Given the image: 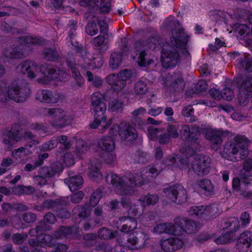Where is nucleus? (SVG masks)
I'll return each mask as SVG.
<instances>
[{"label": "nucleus", "instance_id": "nucleus-1", "mask_svg": "<svg viewBox=\"0 0 252 252\" xmlns=\"http://www.w3.org/2000/svg\"><path fill=\"white\" fill-rule=\"evenodd\" d=\"M106 182L112 184L116 192L121 195H132L134 193L133 188L143 185L144 179L143 174L119 177L113 173H108L105 177Z\"/></svg>", "mask_w": 252, "mask_h": 252}, {"label": "nucleus", "instance_id": "nucleus-2", "mask_svg": "<svg viewBox=\"0 0 252 252\" xmlns=\"http://www.w3.org/2000/svg\"><path fill=\"white\" fill-rule=\"evenodd\" d=\"M91 110L94 113V121L90 124L92 128H96L101 122L105 123V112L106 104L103 95L98 92L94 93L91 96Z\"/></svg>", "mask_w": 252, "mask_h": 252}, {"label": "nucleus", "instance_id": "nucleus-3", "mask_svg": "<svg viewBox=\"0 0 252 252\" xmlns=\"http://www.w3.org/2000/svg\"><path fill=\"white\" fill-rule=\"evenodd\" d=\"M235 144L232 149L230 160L233 161L241 160L248 154L249 140L242 135L237 136L234 138Z\"/></svg>", "mask_w": 252, "mask_h": 252}, {"label": "nucleus", "instance_id": "nucleus-4", "mask_svg": "<svg viewBox=\"0 0 252 252\" xmlns=\"http://www.w3.org/2000/svg\"><path fill=\"white\" fill-rule=\"evenodd\" d=\"M30 93V89L28 86L20 85L16 81L12 82L7 89V94L10 99L17 102L25 101Z\"/></svg>", "mask_w": 252, "mask_h": 252}, {"label": "nucleus", "instance_id": "nucleus-5", "mask_svg": "<svg viewBox=\"0 0 252 252\" xmlns=\"http://www.w3.org/2000/svg\"><path fill=\"white\" fill-rule=\"evenodd\" d=\"M163 191L167 197L177 204L182 205L187 201V191L180 184L164 188Z\"/></svg>", "mask_w": 252, "mask_h": 252}, {"label": "nucleus", "instance_id": "nucleus-6", "mask_svg": "<svg viewBox=\"0 0 252 252\" xmlns=\"http://www.w3.org/2000/svg\"><path fill=\"white\" fill-rule=\"evenodd\" d=\"M179 54L174 47L169 44L163 45L161 52V60L165 68L175 66L179 60Z\"/></svg>", "mask_w": 252, "mask_h": 252}, {"label": "nucleus", "instance_id": "nucleus-7", "mask_svg": "<svg viewBox=\"0 0 252 252\" xmlns=\"http://www.w3.org/2000/svg\"><path fill=\"white\" fill-rule=\"evenodd\" d=\"M211 159L203 155H196L191 162L193 171L198 176L202 177L209 173Z\"/></svg>", "mask_w": 252, "mask_h": 252}, {"label": "nucleus", "instance_id": "nucleus-8", "mask_svg": "<svg viewBox=\"0 0 252 252\" xmlns=\"http://www.w3.org/2000/svg\"><path fill=\"white\" fill-rule=\"evenodd\" d=\"M48 114L54 118L51 126L57 128H61L68 125L70 121L64 111L61 108H53L47 109Z\"/></svg>", "mask_w": 252, "mask_h": 252}, {"label": "nucleus", "instance_id": "nucleus-9", "mask_svg": "<svg viewBox=\"0 0 252 252\" xmlns=\"http://www.w3.org/2000/svg\"><path fill=\"white\" fill-rule=\"evenodd\" d=\"M176 227L189 234L195 233L201 227L202 224L186 218L177 217L174 220Z\"/></svg>", "mask_w": 252, "mask_h": 252}, {"label": "nucleus", "instance_id": "nucleus-10", "mask_svg": "<svg viewBox=\"0 0 252 252\" xmlns=\"http://www.w3.org/2000/svg\"><path fill=\"white\" fill-rule=\"evenodd\" d=\"M138 132L129 122H122L119 127V137L122 141L133 142L138 138Z\"/></svg>", "mask_w": 252, "mask_h": 252}, {"label": "nucleus", "instance_id": "nucleus-11", "mask_svg": "<svg viewBox=\"0 0 252 252\" xmlns=\"http://www.w3.org/2000/svg\"><path fill=\"white\" fill-rule=\"evenodd\" d=\"M25 129L17 124H13L9 130L6 132L3 143L7 145H12L13 142H19L23 139Z\"/></svg>", "mask_w": 252, "mask_h": 252}, {"label": "nucleus", "instance_id": "nucleus-12", "mask_svg": "<svg viewBox=\"0 0 252 252\" xmlns=\"http://www.w3.org/2000/svg\"><path fill=\"white\" fill-rule=\"evenodd\" d=\"M165 84L170 87V90L174 92H180L185 86L184 79L179 73H174L171 75L168 74L165 79Z\"/></svg>", "mask_w": 252, "mask_h": 252}, {"label": "nucleus", "instance_id": "nucleus-13", "mask_svg": "<svg viewBox=\"0 0 252 252\" xmlns=\"http://www.w3.org/2000/svg\"><path fill=\"white\" fill-rule=\"evenodd\" d=\"M199 136L200 133L197 129H191L187 138V141H185L187 146L186 148H183L187 154L191 155L199 149L200 147Z\"/></svg>", "mask_w": 252, "mask_h": 252}, {"label": "nucleus", "instance_id": "nucleus-14", "mask_svg": "<svg viewBox=\"0 0 252 252\" xmlns=\"http://www.w3.org/2000/svg\"><path fill=\"white\" fill-rule=\"evenodd\" d=\"M236 247L240 252H252V232L245 231L241 234Z\"/></svg>", "mask_w": 252, "mask_h": 252}, {"label": "nucleus", "instance_id": "nucleus-15", "mask_svg": "<svg viewBox=\"0 0 252 252\" xmlns=\"http://www.w3.org/2000/svg\"><path fill=\"white\" fill-rule=\"evenodd\" d=\"M189 212L190 214L195 215L204 220H208L217 214L216 209L211 206H193Z\"/></svg>", "mask_w": 252, "mask_h": 252}, {"label": "nucleus", "instance_id": "nucleus-16", "mask_svg": "<svg viewBox=\"0 0 252 252\" xmlns=\"http://www.w3.org/2000/svg\"><path fill=\"white\" fill-rule=\"evenodd\" d=\"M22 68L23 72H27L29 77L33 78L35 77V72L37 71L38 70L42 74L47 73L48 65L43 64L38 68L36 63L33 61L28 60L23 63Z\"/></svg>", "mask_w": 252, "mask_h": 252}, {"label": "nucleus", "instance_id": "nucleus-17", "mask_svg": "<svg viewBox=\"0 0 252 252\" xmlns=\"http://www.w3.org/2000/svg\"><path fill=\"white\" fill-rule=\"evenodd\" d=\"M183 245V241L178 238H170L160 241L161 249L166 252H172L179 250Z\"/></svg>", "mask_w": 252, "mask_h": 252}, {"label": "nucleus", "instance_id": "nucleus-18", "mask_svg": "<svg viewBox=\"0 0 252 252\" xmlns=\"http://www.w3.org/2000/svg\"><path fill=\"white\" fill-rule=\"evenodd\" d=\"M172 35L171 42L176 47L185 46L189 38V36L184 32V29L181 28L173 32Z\"/></svg>", "mask_w": 252, "mask_h": 252}, {"label": "nucleus", "instance_id": "nucleus-19", "mask_svg": "<svg viewBox=\"0 0 252 252\" xmlns=\"http://www.w3.org/2000/svg\"><path fill=\"white\" fill-rule=\"evenodd\" d=\"M118 221L122 223V226L120 229V231L128 233L133 232L137 227V221L136 220L129 217H121Z\"/></svg>", "mask_w": 252, "mask_h": 252}, {"label": "nucleus", "instance_id": "nucleus-20", "mask_svg": "<svg viewBox=\"0 0 252 252\" xmlns=\"http://www.w3.org/2000/svg\"><path fill=\"white\" fill-rule=\"evenodd\" d=\"M36 98L40 101L49 103H55L60 99L61 95L58 93L52 94L50 91L45 90L37 93L36 95Z\"/></svg>", "mask_w": 252, "mask_h": 252}, {"label": "nucleus", "instance_id": "nucleus-21", "mask_svg": "<svg viewBox=\"0 0 252 252\" xmlns=\"http://www.w3.org/2000/svg\"><path fill=\"white\" fill-rule=\"evenodd\" d=\"M64 183L67 184L71 192L76 191L81 188L84 183L82 177L80 175L71 176L64 180Z\"/></svg>", "mask_w": 252, "mask_h": 252}, {"label": "nucleus", "instance_id": "nucleus-22", "mask_svg": "<svg viewBox=\"0 0 252 252\" xmlns=\"http://www.w3.org/2000/svg\"><path fill=\"white\" fill-rule=\"evenodd\" d=\"M96 234L97 238L103 240H109L115 238L118 239L119 233L118 231H112L107 227H101L99 229Z\"/></svg>", "mask_w": 252, "mask_h": 252}, {"label": "nucleus", "instance_id": "nucleus-23", "mask_svg": "<svg viewBox=\"0 0 252 252\" xmlns=\"http://www.w3.org/2000/svg\"><path fill=\"white\" fill-rule=\"evenodd\" d=\"M98 145L103 151L107 153H110L115 148V141L110 137H104L98 141Z\"/></svg>", "mask_w": 252, "mask_h": 252}, {"label": "nucleus", "instance_id": "nucleus-24", "mask_svg": "<svg viewBox=\"0 0 252 252\" xmlns=\"http://www.w3.org/2000/svg\"><path fill=\"white\" fill-rule=\"evenodd\" d=\"M3 56L10 59H20L24 57L22 50L18 47L5 48L2 51Z\"/></svg>", "mask_w": 252, "mask_h": 252}, {"label": "nucleus", "instance_id": "nucleus-25", "mask_svg": "<svg viewBox=\"0 0 252 252\" xmlns=\"http://www.w3.org/2000/svg\"><path fill=\"white\" fill-rule=\"evenodd\" d=\"M72 215L74 217H78L81 219L88 218L91 214V210L83 205H78L72 210Z\"/></svg>", "mask_w": 252, "mask_h": 252}, {"label": "nucleus", "instance_id": "nucleus-26", "mask_svg": "<svg viewBox=\"0 0 252 252\" xmlns=\"http://www.w3.org/2000/svg\"><path fill=\"white\" fill-rule=\"evenodd\" d=\"M64 201V200L62 198L46 199L42 203V207L48 210H52L55 212L58 208L62 205V203Z\"/></svg>", "mask_w": 252, "mask_h": 252}, {"label": "nucleus", "instance_id": "nucleus-27", "mask_svg": "<svg viewBox=\"0 0 252 252\" xmlns=\"http://www.w3.org/2000/svg\"><path fill=\"white\" fill-rule=\"evenodd\" d=\"M205 137L210 140L213 145L220 144L222 142V139L220 133L212 129H208L205 131Z\"/></svg>", "mask_w": 252, "mask_h": 252}, {"label": "nucleus", "instance_id": "nucleus-28", "mask_svg": "<svg viewBox=\"0 0 252 252\" xmlns=\"http://www.w3.org/2000/svg\"><path fill=\"white\" fill-rule=\"evenodd\" d=\"M124 102L119 99H113L109 102L108 109L112 113H121L123 111Z\"/></svg>", "mask_w": 252, "mask_h": 252}, {"label": "nucleus", "instance_id": "nucleus-29", "mask_svg": "<svg viewBox=\"0 0 252 252\" xmlns=\"http://www.w3.org/2000/svg\"><path fill=\"white\" fill-rule=\"evenodd\" d=\"M89 149L87 143L82 139H78L76 142V154L78 158H83Z\"/></svg>", "mask_w": 252, "mask_h": 252}, {"label": "nucleus", "instance_id": "nucleus-30", "mask_svg": "<svg viewBox=\"0 0 252 252\" xmlns=\"http://www.w3.org/2000/svg\"><path fill=\"white\" fill-rule=\"evenodd\" d=\"M82 239L84 240L83 246L86 248H91L95 245L97 243L96 233H90L83 235Z\"/></svg>", "mask_w": 252, "mask_h": 252}, {"label": "nucleus", "instance_id": "nucleus-31", "mask_svg": "<svg viewBox=\"0 0 252 252\" xmlns=\"http://www.w3.org/2000/svg\"><path fill=\"white\" fill-rule=\"evenodd\" d=\"M122 63V54L120 53L114 52L111 54L109 61V66L112 69L117 68Z\"/></svg>", "mask_w": 252, "mask_h": 252}, {"label": "nucleus", "instance_id": "nucleus-32", "mask_svg": "<svg viewBox=\"0 0 252 252\" xmlns=\"http://www.w3.org/2000/svg\"><path fill=\"white\" fill-rule=\"evenodd\" d=\"M176 225L175 224L171 223H161L158 225V229L160 233H167L172 234L175 235H178V233L176 229Z\"/></svg>", "mask_w": 252, "mask_h": 252}, {"label": "nucleus", "instance_id": "nucleus-33", "mask_svg": "<svg viewBox=\"0 0 252 252\" xmlns=\"http://www.w3.org/2000/svg\"><path fill=\"white\" fill-rule=\"evenodd\" d=\"M197 185L207 193V195L213 193L214 186L210 180L205 179L199 180L197 182Z\"/></svg>", "mask_w": 252, "mask_h": 252}, {"label": "nucleus", "instance_id": "nucleus-34", "mask_svg": "<svg viewBox=\"0 0 252 252\" xmlns=\"http://www.w3.org/2000/svg\"><path fill=\"white\" fill-rule=\"evenodd\" d=\"M62 204V205L60 206L55 213L59 218L67 219L70 218L71 214L66 209L67 202L64 200Z\"/></svg>", "mask_w": 252, "mask_h": 252}, {"label": "nucleus", "instance_id": "nucleus-35", "mask_svg": "<svg viewBox=\"0 0 252 252\" xmlns=\"http://www.w3.org/2000/svg\"><path fill=\"white\" fill-rule=\"evenodd\" d=\"M72 228L70 226H61L54 233V236L58 239L65 238L72 233Z\"/></svg>", "mask_w": 252, "mask_h": 252}, {"label": "nucleus", "instance_id": "nucleus-36", "mask_svg": "<svg viewBox=\"0 0 252 252\" xmlns=\"http://www.w3.org/2000/svg\"><path fill=\"white\" fill-rule=\"evenodd\" d=\"M42 55L45 60L51 62H56L60 58L58 53L51 49L44 50L42 52Z\"/></svg>", "mask_w": 252, "mask_h": 252}, {"label": "nucleus", "instance_id": "nucleus-37", "mask_svg": "<svg viewBox=\"0 0 252 252\" xmlns=\"http://www.w3.org/2000/svg\"><path fill=\"white\" fill-rule=\"evenodd\" d=\"M148 87L146 82L143 81H138L134 86V91L137 95L145 94L148 91Z\"/></svg>", "mask_w": 252, "mask_h": 252}, {"label": "nucleus", "instance_id": "nucleus-38", "mask_svg": "<svg viewBox=\"0 0 252 252\" xmlns=\"http://www.w3.org/2000/svg\"><path fill=\"white\" fill-rule=\"evenodd\" d=\"M235 234L234 232L232 231L227 232L224 234H221L216 240V243L218 244H224L229 243L234 239Z\"/></svg>", "mask_w": 252, "mask_h": 252}, {"label": "nucleus", "instance_id": "nucleus-39", "mask_svg": "<svg viewBox=\"0 0 252 252\" xmlns=\"http://www.w3.org/2000/svg\"><path fill=\"white\" fill-rule=\"evenodd\" d=\"M147 56L145 51H142L139 53L137 63L140 66L147 67L154 63L153 59L146 57Z\"/></svg>", "mask_w": 252, "mask_h": 252}, {"label": "nucleus", "instance_id": "nucleus-40", "mask_svg": "<svg viewBox=\"0 0 252 252\" xmlns=\"http://www.w3.org/2000/svg\"><path fill=\"white\" fill-rule=\"evenodd\" d=\"M48 226L44 221H40L34 228L30 229L29 233L31 235L35 233L37 234L41 235L48 230Z\"/></svg>", "mask_w": 252, "mask_h": 252}, {"label": "nucleus", "instance_id": "nucleus-41", "mask_svg": "<svg viewBox=\"0 0 252 252\" xmlns=\"http://www.w3.org/2000/svg\"><path fill=\"white\" fill-rule=\"evenodd\" d=\"M159 200V197L158 195L156 194H151L148 193L147 195L142 196L139 200L142 201L144 204L147 205H155Z\"/></svg>", "mask_w": 252, "mask_h": 252}, {"label": "nucleus", "instance_id": "nucleus-42", "mask_svg": "<svg viewBox=\"0 0 252 252\" xmlns=\"http://www.w3.org/2000/svg\"><path fill=\"white\" fill-rule=\"evenodd\" d=\"M240 90L252 94V76H247L243 81Z\"/></svg>", "mask_w": 252, "mask_h": 252}, {"label": "nucleus", "instance_id": "nucleus-43", "mask_svg": "<svg viewBox=\"0 0 252 252\" xmlns=\"http://www.w3.org/2000/svg\"><path fill=\"white\" fill-rule=\"evenodd\" d=\"M19 39V41L21 44L39 45L43 43L41 40L32 36H24L20 37Z\"/></svg>", "mask_w": 252, "mask_h": 252}, {"label": "nucleus", "instance_id": "nucleus-44", "mask_svg": "<svg viewBox=\"0 0 252 252\" xmlns=\"http://www.w3.org/2000/svg\"><path fill=\"white\" fill-rule=\"evenodd\" d=\"M194 109L191 105L185 106L182 111V115L185 117H190V122L196 121V118L193 116Z\"/></svg>", "mask_w": 252, "mask_h": 252}, {"label": "nucleus", "instance_id": "nucleus-45", "mask_svg": "<svg viewBox=\"0 0 252 252\" xmlns=\"http://www.w3.org/2000/svg\"><path fill=\"white\" fill-rule=\"evenodd\" d=\"M251 95L252 94L239 90L238 95V100L240 105L243 106H246L249 102V99Z\"/></svg>", "mask_w": 252, "mask_h": 252}, {"label": "nucleus", "instance_id": "nucleus-46", "mask_svg": "<svg viewBox=\"0 0 252 252\" xmlns=\"http://www.w3.org/2000/svg\"><path fill=\"white\" fill-rule=\"evenodd\" d=\"M96 6L102 13H108L111 8L110 0H96Z\"/></svg>", "mask_w": 252, "mask_h": 252}, {"label": "nucleus", "instance_id": "nucleus-47", "mask_svg": "<svg viewBox=\"0 0 252 252\" xmlns=\"http://www.w3.org/2000/svg\"><path fill=\"white\" fill-rule=\"evenodd\" d=\"M57 71L58 72V74L59 75H62V79H61L60 76L59 77L61 81H66L69 79V75L66 72L60 70L59 69L57 70L56 68L52 67V66L50 65H48V74L49 75H54L55 73L57 74Z\"/></svg>", "mask_w": 252, "mask_h": 252}, {"label": "nucleus", "instance_id": "nucleus-48", "mask_svg": "<svg viewBox=\"0 0 252 252\" xmlns=\"http://www.w3.org/2000/svg\"><path fill=\"white\" fill-rule=\"evenodd\" d=\"M108 41V38H106L104 35H99L93 39L92 43L95 47L102 48L103 46L107 45Z\"/></svg>", "mask_w": 252, "mask_h": 252}, {"label": "nucleus", "instance_id": "nucleus-49", "mask_svg": "<svg viewBox=\"0 0 252 252\" xmlns=\"http://www.w3.org/2000/svg\"><path fill=\"white\" fill-rule=\"evenodd\" d=\"M102 195V191L100 189H97L94 192L90 199V204L93 207L95 206L99 202Z\"/></svg>", "mask_w": 252, "mask_h": 252}, {"label": "nucleus", "instance_id": "nucleus-50", "mask_svg": "<svg viewBox=\"0 0 252 252\" xmlns=\"http://www.w3.org/2000/svg\"><path fill=\"white\" fill-rule=\"evenodd\" d=\"M241 65L248 72H252V58L245 56L239 62Z\"/></svg>", "mask_w": 252, "mask_h": 252}, {"label": "nucleus", "instance_id": "nucleus-51", "mask_svg": "<svg viewBox=\"0 0 252 252\" xmlns=\"http://www.w3.org/2000/svg\"><path fill=\"white\" fill-rule=\"evenodd\" d=\"M57 141L60 143L63 147L61 149L67 150L71 148L72 143L70 140H69L68 137L66 135H61L58 137Z\"/></svg>", "mask_w": 252, "mask_h": 252}, {"label": "nucleus", "instance_id": "nucleus-52", "mask_svg": "<svg viewBox=\"0 0 252 252\" xmlns=\"http://www.w3.org/2000/svg\"><path fill=\"white\" fill-rule=\"evenodd\" d=\"M58 142L57 140H51L39 147L40 151L41 152H45L51 150L58 145Z\"/></svg>", "mask_w": 252, "mask_h": 252}, {"label": "nucleus", "instance_id": "nucleus-53", "mask_svg": "<svg viewBox=\"0 0 252 252\" xmlns=\"http://www.w3.org/2000/svg\"><path fill=\"white\" fill-rule=\"evenodd\" d=\"M86 32L91 35H94L98 32V29L95 20H93V22H89L86 27Z\"/></svg>", "mask_w": 252, "mask_h": 252}, {"label": "nucleus", "instance_id": "nucleus-54", "mask_svg": "<svg viewBox=\"0 0 252 252\" xmlns=\"http://www.w3.org/2000/svg\"><path fill=\"white\" fill-rule=\"evenodd\" d=\"M117 76L118 78L126 83V81L130 79L132 76V71L127 69L122 70L117 74Z\"/></svg>", "mask_w": 252, "mask_h": 252}, {"label": "nucleus", "instance_id": "nucleus-55", "mask_svg": "<svg viewBox=\"0 0 252 252\" xmlns=\"http://www.w3.org/2000/svg\"><path fill=\"white\" fill-rule=\"evenodd\" d=\"M28 237V235L25 233H15L12 236L13 242L16 245L22 244Z\"/></svg>", "mask_w": 252, "mask_h": 252}, {"label": "nucleus", "instance_id": "nucleus-56", "mask_svg": "<svg viewBox=\"0 0 252 252\" xmlns=\"http://www.w3.org/2000/svg\"><path fill=\"white\" fill-rule=\"evenodd\" d=\"M39 173L46 178H51L55 175L51 166L42 167L39 171Z\"/></svg>", "mask_w": 252, "mask_h": 252}, {"label": "nucleus", "instance_id": "nucleus-57", "mask_svg": "<svg viewBox=\"0 0 252 252\" xmlns=\"http://www.w3.org/2000/svg\"><path fill=\"white\" fill-rule=\"evenodd\" d=\"M235 31L241 35H248L250 32L249 28L246 24H236Z\"/></svg>", "mask_w": 252, "mask_h": 252}, {"label": "nucleus", "instance_id": "nucleus-58", "mask_svg": "<svg viewBox=\"0 0 252 252\" xmlns=\"http://www.w3.org/2000/svg\"><path fill=\"white\" fill-rule=\"evenodd\" d=\"M84 196V193L82 191H78L70 195V201L73 203H79L82 201Z\"/></svg>", "mask_w": 252, "mask_h": 252}, {"label": "nucleus", "instance_id": "nucleus-59", "mask_svg": "<svg viewBox=\"0 0 252 252\" xmlns=\"http://www.w3.org/2000/svg\"><path fill=\"white\" fill-rule=\"evenodd\" d=\"M178 129V126L170 125L167 128V133L168 135H169L170 137L172 138H176L179 136Z\"/></svg>", "mask_w": 252, "mask_h": 252}, {"label": "nucleus", "instance_id": "nucleus-60", "mask_svg": "<svg viewBox=\"0 0 252 252\" xmlns=\"http://www.w3.org/2000/svg\"><path fill=\"white\" fill-rule=\"evenodd\" d=\"M22 218L26 223H32L37 220L36 214L32 212H25L23 214Z\"/></svg>", "mask_w": 252, "mask_h": 252}, {"label": "nucleus", "instance_id": "nucleus-61", "mask_svg": "<svg viewBox=\"0 0 252 252\" xmlns=\"http://www.w3.org/2000/svg\"><path fill=\"white\" fill-rule=\"evenodd\" d=\"M43 221L46 224H53L57 222V219L55 215L50 212L44 215L43 217Z\"/></svg>", "mask_w": 252, "mask_h": 252}, {"label": "nucleus", "instance_id": "nucleus-62", "mask_svg": "<svg viewBox=\"0 0 252 252\" xmlns=\"http://www.w3.org/2000/svg\"><path fill=\"white\" fill-rule=\"evenodd\" d=\"M63 162L67 166H71L75 163V158L72 153L70 152L66 153L63 156Z\"/></svg>", "mask_w": 252, "mask_h": 252}, {"label": "nucleus", "instance_id": "nucleus-63", "mask_svg": "<svg viewBox=\"0 0 252 252\" xmlns=\"http://www.w3.org/2000/svg\"><path fill=\"white\" fill-rule=\"evenodd\" d=\"M222 98L228 101L232 99L234 96V92L232 89L229 88H225L221 92Z\"/></svg>", "mask_w": 252, "mask_h": 252}, {"label": "nucleus", "instance_id": "nucleus-64", "mask_svg": "<svg viewBox=\"0 0 252 252\" xmlns=\"http://www.w3.org/2000/svg\"><path fill=\"white\" fill-rule=\"evenodd\" d=\"M71 72L73 77L76 80L77 84L79 87H81L84 83V79L81 76L80 72L78 69L75 68L71 70Z\"/></svg>", "mask_w": 252, "mask_h": 252}]
</instances>
